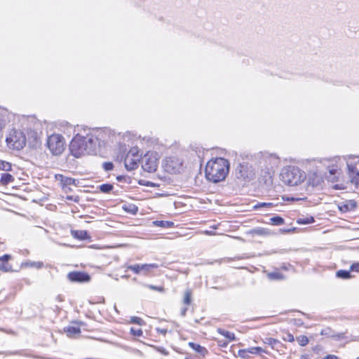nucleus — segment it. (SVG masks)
Returning a JSON list of instances; mask_svg holds the SVG:
<instances>
[{
	"mask_svg": "<svg viewBox=\"0 0 359 359\" xmlns=\"http://www.w3.org/2000/svg\"><path fill=\"white\" fill-rule=\"evenodd\" d=\"M142 264H134L128 266V269L132 271L135 274L142 273Z\"/></svg>",
	"mask_w": 359,
	"mask_h": 359,
	"instance_id": "nucleus-31",
	"label": "nucleus"
},
{
	"mask_svg": "<svg viewBox=\"0 0 359 359\" xmlns=\"http://www.w3.org/2000/svg\"><path fill=\"white\" fill-rule=\"evenodd\" d=\"M15 180L14 177L8 172H4L1 174V178H0V183L2 185H8L10 183L13 182Z\"/></svg>",
	"mask_w": 359,
	"mask_h": 359,
	"instance_id": "nucleus-18",
	"label": "nucleus"
},
{
	"mask_svg": "<svg viewBox=\"0 0 359 359\" xmlns=\"http://www.w3.org/2000/svg\"><path fill=\"white\" fill-rule=\"evenodd\" d=\"M150 290H156L160 292H163L165 291V288L163 286H155L153 285H149L147 286Z\"/></svg>",
	"mask_w": 359,
	"mask_h": 359,
	"instance_id": "nucleus-34",
	"label": "nucleus"
},
{
	"mask_svg": "<svg viewBox=\"0 0 359 359\" xmlns=\"http://www.w3.org/2000/svg\"><path fill=\"white\" fill-rule=\"evenodd\" d=\"M270 220L273 225L280 226L284 224V219L280 216L273 217Z\"/></svg>",
	"mask_w": 359,
	"mask_h": 359,
	"instance_id": "nucleus-30",
	"label": "nucleus"
},
{
	"mask_svg": "<svg viewBox=\"0 0 359 359\" xmlns=\"http://www.w3.org/2000/svg\"><path fill=\"white\" fill-rule=\"evenodd\" d=\"M47 147L53 155H60L65 149V140L62 135L52 134L47 138Z\"/></svg>",
	"mask_w": 359,
	"mask_h": 359,
	"instance_id": "nucleus-5",
	"label": "nucleus"
},
{
	"mask_svg": "<svg viewBox=\"0 0 359 359\" xmlns=\"http://www.w3.org/2000/svg\"><path fill=\"white\" fill-rule=\"evenodd\" d=\"M162 353L164 354V355H167V353L165 352V350L162 351Z\"/></svg>",
	"mask_w": 359,
	"mask_h": 359,
	"instance_id": "nucleus-48",
	"label": "nucleus"
},
{
	"mask_svg": "<svg viewBox=\"0 0 359 359\" xmlns=\"http://www.w3.org/2000/svg\"><path fill=\"white\" fill-rule=\"evenodd\" d=\"M72 324L64 327L63 331L69 338L75 339L81 335V327L83 326L85 323L82 321H74Z\"/></svg>",
	"mask_w": 359,
	"mask_h": 359,
	"instance_id": "nucleus-9",
	"label": "nucleus"
},
{
	"mask_svg": "<svg viewBox=\"0 0 359 359\" xmlns=\"http://www.w3.org/2000/svg\"><path fill=\"white\" fill-rule=\"evenodd\" d=\"M193 291L191 289H187L184 293L182 303L185 306H189L191 304Z\"/></svg>",
	"mask_w": 359,
	"mask_h": 359,
	"instance_id": "nucleus-21",
	"label": "nucleus"
},
{
	"mask_svg": "<svg viewBox=\"0 0 359 359\" xmlns=\"http://www.w3.org/2000/svg\"><path fill=\"white\" fill-rule=\"evenodd\" d=\"M5 126V120L4 118V116L0 114V131L4 128Z\"/></svg>",
	"mask_w": 359,
	"mask_h": 359,
	"instance_id": "nucleus-41",
	"label": "nucleus"
},
{
	"mask_svg": "<svg viewBox=\"0 0 359 359\" xmlns=\"http://www.w3.org/2000/svg\"><path fill=\"white\" fill-rule=\"evenodd\" d=\"M324 359H337V357L334 355H327Z\"/></svg>",
	"mask_w": 359,
	"mask_h": 359,
	"instance_id": "nucleus-43",
	"label": "nucleus"
},
{
	"mask_svg": "<svg viewBox=\"0 0 359 359\" xmlns=\"http://www.w3.org/2000/svg\"><path fill=\"white\" fill-rule=\"evenodd\" d=\"M140 156L134 149H130L126 155L124 165L127 170H133L138 168Z\"/></svg>",
	"mask_w": 359,
	"mask_h": 359,
	"instance_id": "nucleus-8",
	"label": "nucleus"
},
{
	"mask_svg": "<svg viewBox=\"0 0 359 359\" xmlns=\"http://www.w3.org/2000/svg\"><path fill=\"white\" fill-rule=\"evenodd\" d=\"M283 339L285 341L293 342L294 341V337L292 334H291L288 330H283Z\"/></svg>",
	"mask_w": 359,
	"mask_h": 359,
	"instance_id": "nucleus-29",
	"label": "nucleus"
},
{
	"mask_svg": "<svg viewBox=\"0 0 359 359\" xmlns=\"http://www.w3.org/2000/svg\"><path fill=\"white\" fill-rule=\"evenodd\" d=\"M355 207V203L350 201L348 203H344L342 205L339 206V210L341 212H347L351 209H354Z\"/></svg>",
	"mask_w": 359,
	"mask_h": 359,
	"instance_id": "nucleus-24",
	"label": "nucleus"
},
{
	"mask_svg": "<svg viewBox=\"0 0 359 359\" xmlns=\"http://www.w3.org/2000/svg\"><path fill=\"white\" fill-rule=\"evenodd\" d=\"M217 331L218 333L224 336L228 340L227 343L234 341L236 339L235 334L233 332H229L222 328H218Z\"/></svg>",
	"mask_w": 359,
	"mask_h": 359,
	"instance_id": "nucleus-20",
	"label": "nucleus"
},
{
	"mask_svg": "<svg viewBox=\"0 0 359 359\" xmlns=\"http://www.w3.org/2000/svg\"><path fill=\"white\" fill-rule=\"evenodd\" d=\"M230 170L229 160L222 157L212 158L205 167V177L210 182L217 184L225 181Z\"/></svg>",
	"mask_w": 359,
	"mask_h": 359,
	"instance_id": "nucleus-2",
	"label": "nucleus"
},
{
	"mask_svg": "<svg viewBox=\"0 0 359 359\" xmlns=\"http://www.w3.org/2000/svg\"><path fill=\"white\" fill-rule=\"evenodd\" d=\"M6 142L10 149L20 150L26 144V137L22 132L13 130L10 132Z\"/></svg>",
	"mask_w": 359,
	"mask_h": 359,
	"instance_id": "nucleus-6",
	"label": "nucleus"
},
{
	"mask_svg": "<svg viewBox=\"0 0 359 359\" xmlns=\"http://www.w3.org/2000/svg\"><path fill=\"white\" fill-rule=\"evenodd\" d=\"M71 235L73 238L80 241L89 240L90 238V236L86 230H72Z\"/></svg>",
	"mask_w": 359,
	"mask_h": 359,
	"instance_id": "nucleus-15",
	"label": "nucleus"
},
{
	"mask_svg": "<svg viewBox=\"0 0 359 359\" xmlns=\"http://www.w3.org/2000/svg\"><path fill=\"white\" fill-rule=\"evenodd\" d=\"M0 170L4 171H11L12 170V165L11 163L0 160Z\"/></svg>",
	"mask_w": 359,
	"mask_h": 359,
	"instance_id": "nucleus-27",
	"label": "nucleus"
},
{
	"mask_svg": "<svg viewBox=\"0 0 359 359\" xmlns=\"http://www.w3.org/2000/svg\"><path fill=\"white\" fill-rule=\"evenodd\" d=\"M330 332H331V329L330 327H327V328L323 329L320 331V334L321 335H328V334H330Z\"/></svg>",
	"mask_w": 359,
	"mask_h": 359,
	"instance_id": "nucleus-40",
	"label": "nucleus"
},
{
	"mask_svg": "<svg viewBox=\"0 0 359 359\" xmlns=\"http://www.w3.org/2000/svg\"><path fill=\"white\" fill-rule=\"evenodd\" d=\"M55 178L60 182L62 189L65 192L71 191V186L77 187L79 184V180L61 174L56 175Z\"/></svg>",
	"mask_w": 359,
	"mask_h": 359,
	"instance_id": "nucleus-10",
	"label": "nucleus"
},
{
	"mask_svg": "<svg viewBox=\"0 0 359 359\" xmlns=\"http://www.w3.org/2000/svg\"><path fill=\"white\" fill-rule=\"evenodd\" d=\"M296 339L301 346H305L309 342V339L306 335H299L296 338Z\"/></svg>",
	"mask_w": 359,
	"mask_h": 359,
	"instance_id": "nucleus-28",
	"label": "nucleus"
},
{
	"mask_svg": "<svg viewBox=\"0 0 359 359\" xmlns=\"http://www.w3.org/2000/svg\"><path fill=\"white\" fill-rule=\"evenodd\" d=\"M265 352L261 347H252L248 349H243L238 351V355L241 358L249 357V354L259 355L261 353Z\"/></svg>",
	"mask_w": 359,
	"mask_h": 359,
	"instance_id": "nucleus-14",
	"label": "nucleus"
},
{
	"mask_svg": "<svg viewBox=\"0 0 359 359\" xmlns=\"http://www.w3.org/2000/svg\"><path fill=\"white\" fill-rule=\"evenodd\" d=\"M313 221H314L313 218L311 217V221H309V220H307V221H299V223H300V224H308V223L312 222Z\"/></svg>",
	"mask_w": 359,
	"mask_h": 359,
	"instance_id": "nucleus-44",
	"label": "nucleus"
},
{
	"mask_svg": "<svg viewBox=\"0 0 359 359\" xmlns=\"http://www.w3.org/2000/svg\"><path fill=\"white\" fill-rule=\"evenodd\" d=\"M155 331L158 336H162L163 338H165L168 334H170L172 332L171 329H169L168 327H163V326L156 327L155 329Z\"/></svg>",
	"mask_w": 359,
	"mask_h": 359,
	"instance_id": "nucleus-22",
	"label": "nucleus"
},
{
	"mask_svg": "<svg viewBox=\"0 0 359 359\" xmlns=\"http://www.w3.org/2000/svg\"><path fill=\"white\" fill-rule=\"evenodd\" d=\"M330 174H333L334 175V174H335L337 172V170H331L330 171Z\"/></svg>",
	"mask_w": 359,
	"mask_h": 359,
	"instance_id": "nucleus-45",
	"label": "nucleus"
},
{
	"mask_svg": "<svg viewBox=\"0 0 359 359\" xmlns=\"http://www.w3.org/2000/svg\"><path fill=\"white\" fill-rule=\"evenodd\" d=\"M131 322L138 325H142L143 323V320L139 317H134L131 319Z\"/></svg>",
	"mask_w": 359,
	"mask_h": 359,
	"instance_id": "nucleus-39",
	"label": "nucleus"
},
{
	"mask_svg": "<svg viewBox=\"0 0 359 359\" xmlns=\"http://www.w3.org/2000/svg\"><path fill=\"white\" fill-rule=\"evenodd\" d=\"M237 171L239 173V176L238 177H241L243 179H245L248 177V166L243 164H240L237 167Z\"/></svg>",
	"mask_w": 359,
	"mask_h": 359,
	"instance_id": "nucleus-23",
	"label": "nucleus"
},
{
	"mask_svg": "<svg viewBox=\"0 0 359 359\" xmlns=\"http://www.w3.org/2000/svg\"><path fill=\"white\" fill-rule=\"evenodd\" d=\"M305 175L295 166H287L282 170L280 180L286 185L297 186L304 182Z\"/></svg>",
	"mask_w": 359,
	"mask_h": 359,
	"instance_id": "nucleus-3",
	"label": "nucleus"
},
{
	"mask_svg": "<svg viewBox=\"0 0 359 359\" xmlns=\"http://www.w3.org/2000/svg\"><path fill=\"white\" fill-rule=\"evenodd\" d=\"M159 156L157 152L147 151L141 159L142 169L147 172H155L158 166Z\"/></svg>",
	"mask_w": 359,
	"mask_h": 359,
	"instance_id": "nucleus-7",
	"label": "nucleus"
},
{
	"mask_svg": "<svg viewBox=\"0 0 359 359\" xmlns=\"http://www.w3.org/2000/svg\"><path fill=\"white\" fill-rule=\"evenodd\" d=\"M66 198L69 201H74L75 202H79V196L74 197L73 196H67Z\"/></svg>",
	"mask_w": 359,
	"mask_h": 359,
	"instance_id": "nucleus-42",
	"label": "nucleus"
},
{
	"mask_svg": "<svg viewBox=\"0 0 359 359\" xmlns=\"http://www.w3.org/2000/svg\"><path fill=\"white\" fill-rule=\"evenodd\" d=\"M332 337L335 338V337H337V338H339L340 336L339 334H337V335H332Z\"/></svg>",
	"mask_w": 359,
	"mask_h": 359,
	"instance_id": "nucleus-47",
	"label": "nucleus"
},
{
	"mask_svg": "<svg viewBox=\"0 0 359 359\" xmlns=\"http://www.w3.org/2000/svg\"><path fill=\"white\" fill-rule=\"evenodd\" d=\"M11 259L10 255L6 254L0 256V271L4 272L12 271V266L8 264V261Z\"/></svg>",
	"mask_w": 359,
	"mask_h": 359,
	"instance_id": "nucleus-13",
	"label": "nucleus"
},
{
	"mask_svg": "<svg viewBox=\"0 0 359 359\" xmlns=\"http://www.w3.org/2000/svg\"><path fill=\"white\" fill-rule=\"evenodd\" d=\"M29 265L30 266L36 267L37 269H41L43 266V263L42 262H32Z\"/></svg>",
	"mask_w": 359,
	"mask_h": 359,
	"instance_id": "nucleus-37",
	"label": "nucleus"
},
{
	"mask_svg": "<svg viewBox=\"0 0 359 359\" xmlns=\"http://www.w3.org/2000/svg\"><path fill=\"white\" fill-rule=\"evenodd\" d=\"M155 224L158 226H161V227H167V228H170V227H172L174 226V223L172 222H170V221H156L155 222Z\"/></svg>",
	"mask_w": 359,
	"mask_h": 359,
	"instance_id": "nucleus-32",
	"label": "nucleus"
},
{
	"mask_svg": "<svg viewBox=\"0 0 359 359\" xmlns=\"http://www.w3.org/2000/svg\"><path fill=\"white\" fill-rule=\"evenodd\" d=\"M273 204L271 203H259L255 206V208L261 207H272Z\"/></svg>",
	"mask_w": 359,
	"mask_h": 359,
	"instance_id": "nucleus-38",
	"label": "nucleus"
},
{
	"mask_svg": "<svg viewBox=\"0 0 359 359\" xmlns=\"http://www.w3.org/2000/svg\"><path fill=\"white\" fill-rule=\"evenodd\" d=\"M350 271L359 272V262H354L350 266Z\"/></svg>",
	"mask_w": 359,
	"mask_h": 359,
	"instance_id": "nucleus-36",
	"label": "nucleus"
},
{
	"mask_svg": "<svg viewBox=\"0 0 359 359\" xmlns=\"http://www.w3.org/2000/svg\"><path fill=\"white\" fill-rule=\"evenodd\" d=\"M109 134L104 130L88 133L86 135L77 133L70 141L69 151L76 158L94 155L97 148L105 146Z\"/></svg>",
	"mask_w": 359,
	"mask_h": 359,
	"instance_id": "nucleus-1",
	"label": "nucleus"
},
{
	"mask_svg": "<svg viewBox=\"0 0 359 359\" xmlns=\"http://www.w3.org/2000/svg\"><path fill=\"white\" fill-rule=\"evenodd\" d=\"M67 278L71 282L74 283H85L90 280L88 273L83 271H74L67 274Z\"/></svg>",
	"mask_w": 359,
	"mask_h": 359,
	"instance_id": "nucleus-11",
	"label": "nucleus"
},
{
	"mask_svg": "<svg viewBox=\"0 0 359 359\" xmlns=\"http://www.w3.org/2000/svg\"><path fill=\"white\" fill-rule=\"evenodd\" d=\"M164 170L171 175L182 173L184 170V161L177 156H171L166 157L163 163Z\"/></svg>",
	"mask_w": 359,
	"mask_h": 359,
	"instance_id": "nucleus-4",
	"label": "nucleus"
},
{
	"mask_svg": "<svg viewBox=\"0 0 359 359\" xmlns=\"http://www.w3.org/2000/svg\"><path fill=\"white\" fill-rule=\"evenodd\" d=\"M158 267L157 264H144L142 267V273L144 276L152 275L153 269Z\"/></svg>",
	"mask_w": 359,
	"mask_h": 359,
	"instance_id": "nucleus-17",
	"label": "nucleus"
},
{
	"mask_svg": "<svg viewBox=\"0 0 359 359\" xmlns=\"http://www.w3.org/2000/svg\"><path fill=\"white\" fill-rule=\"evenodd\" d=\"M348 169L351 183L353 184L355 187H359V170L355 165L352 163L348 164Z\"/></svg>",
	"mask_w": 359,
	"mask_h": 359,
	"instance_id": "nucleus-12",
	"label": "nucleus"
},
{
	"mask_svg": "<svg viewBox=\"0 0 359 359\" xmlns=\"http://www.w3.org/2000/svg\"><path fill=\"white\" fill-rule=\"evenodd\" d=\"M103 168L106 171L112 170L114 168V164L111 162H104L102 165Z\"/></svg>",
	"mask_w": 359,
	"mask_h": 359,
	"instance_id": "nucleus-35",
	"label": "nucleus"
},
{
	"mask_svg": "<svg viewBox=\"0 0 359 359\" xmlns=\"http://www.w3.org/2000/svg\"><path fill=\"white\" fill-rule=\"evenodd\" d=\"M266 334L267 333L262 332L263 337H262V340L265 344L269 345L273 348L275 346L280 344V341L278 339L272 337H268L266 336Z\"/></svg>",
	"mask_w": 359,
	"mask_h": 359,
	"instance_id": "nucleus-19",
	"label": "nucleus"
},
{
	"mask_svg": "<svg viewBox=\"0 0 359 359\" xmlns=\"http://www.w3.org/2000/svg\"><path fill=\"white\" fill-rule=\"evenodd\" d=\"M130 334L134 337L135 339H137L142 336L143 331L141 328H137L132 327L130 329Z\"/></svg>",
	"mask_w": 359,
	"mask_h": 359,
	"instance_id": "nucleus-26",
	"label": "nucleus"
},
{
	"mask_svg": "<svg viewBox=\"0 0 359 359\" xmlns=\"http://www.w3.org/2000/svg\"><path fill=\"white\" fill-rule=\"evenodd\" d=\"M189 346L202 357H205L208 352L205 347L194 342H189Z\"/></svg>",
	"mask_w": 359,
	"mask_h": 359,
	"instance_id": "nucleus-16",
	"label": "nucleus"
},
{
	"mask_svg": "<svg viewBox=\"0 0 359 359\" xmlns=\"http://www.w3.org/2000/svg\"><path fill=\"white\" fill-rule=\"evenodd\" d=\"M204 233L206 235H212V233L210 231H205Z\"/></svg>",
	"mask_w": 359,
	"mask_h": 359,
	"instance_id": "nucleus-46",
	"label": "nucleus"
},
{
	"mask_svg": "<svg viewBox=\"0 0 359 359\" xmlns=\"http://www.w3.org/2000/svg\"><path fill=\"white\" fill-rule=\"evenodd\" d=\"M100 189L104 193H109L113 189V185L111 184H103L100 185Z\"/></svg>",
	"mask_w": 359,
	"mask_h": 359,
	"instance_id": "nucleus-33",
	"label": "nucleus"
},
{
	"mask_svg": "<svg viewBox=\"0 0 359 359\" xmlns=\"http://www.w3.org/2000/svg\"><path fill=\"white\" fill-rule=\"evenodd\" d=\"M336 276L338 278H342V279H349L352 278V276L348 271L346 270H339L336 273Z\"/></svg>",
	"mask_w": 359,
	"mask_h": 359,
	"instance_id": "nucleus-25",
	"label": "nucleus"
}]
</instances>
